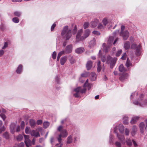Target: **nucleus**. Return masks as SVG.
<instances>
[{
    "label": "nucleus",
    "mask_w": 147,
    "mask_h": 147,
    "mask_svg": "<svg viewBox=\"0 0 147 147\" xmlns=\"http://www.w3.org/2000/svg\"><path fill=\"white\" fill-rule=\"evenodd\" d=\"M117 126H115L114 128V133L116 135L118 139L120 140V141H117L115 143V145L117 147H121V143L122 142L124 141L125 138L123 135H119L117 132Z\"/></svg>",
    "instance_id": "obj_1"
},
{
    "label": "nucleus",
    "mask_w": 147,
    "mask_h": 147,
    "mask_svg": "<svg viewBox=\"0 0 147 147\" xmlns=\"http://www.w3.org/2000/svg\"><path fill=\"white\" fill-rule=\"evenodd\" d=\"M61 34L66 40H68L71 36V30L68 29L67 26H65L63 28Z\"/></svg>",
    "instance_id": "obj_2"
},
{
    "label": "nucleus",
    "mask_w": 147,
    "mask_h": 147,
    "mask_svg": "<svg viewBox=\"0 0 147 147\" xmlns=\"http://www.w3.org/2000/svg\"><path fill=\"white\" fill-rule=\"evenodd\" d=\"M62 126H59L57 129L58 131L60 132V134L59 135L57 139L59 143H61V137L65 138L68 135V132L65 129H63Z\"/></svg>",
    "instance_id": "obj_3"
},
{
    "label": "nucleus",
    "mask_w": 147,
    "mask_h": 147,
    "mask_svg": "<svg viewBox=\"0 0 147 147\" xmlns=\"http://www.w3.org/2000/svg\"><path fill=\"white\" fill-rule=\"evenodd\" d=\"M144 95L143 94H141L138 98V101H134L133 103L134 104L140 106H143L147 104V100H143Z\"/></svg>",
    "instance_id": "obj_4"
},
{
    "label": "nucleus",
    "mask_w": 147,
    "mask_h": 147,
    "mask_svg": "<svg viewBox=\"0 0 147 147\" xmlns=\"http://www.w3.org/2000/svg\"><path fill=\"white\" fill-rule=\"evenodd\" d=\"M117 60L116 58H112L110 56H108L107 57V63L108 64L110 63V67L112 69L115 66Z\"/></svg>",
    "instance_id": "obj_5"
},
{
    "label": "nucleus",
    "mask_w": 147,
    "mask_h": 147,
    "mask_svg": "<svg viewBox=\"0 0 147 147\" xmlns=\"http://www.w3.org/2000/svg\"><path fill=\"white\" fill-rule=\"evenodd\" d=\"M80 93H83V90L80 87L74 89L72 91L73 96L76 98L79 97L80 96Z\"/></svg>",
    "instance_id": "obj_6"
},
{
    "label": "nucleus",
    "mask_w": 147,
    "mask_h": 147,
    "mask_svg": "<svg viewBox=\"0 0 147 147\" xmlns=\"http://www.w3.org/2000/svg\"><path fill=\"white\" fill-rule=\"evenodd\" d=\"M136 44L135 43L132 44L131 46V49H134L136 48L135 54L137 56H139L140 55L141 52V46L140 45H139L137 47Z\"/></svg>",
    "instance_id": "obj_7"
},
{
    "label": "nucleus",
    "mask_w": 147,
    "mask_h": 147,
    "mask_svg": "<svg viewBox=\"0 0 147 147\" xmlns=\"http://www.w3.org/2000/svg\"><path fill=\"white\" fill-rule=\"evenodd\" d=\"M88 79H87L83 85V94H84L86 93L87 87L88 90H89L91 88L92 85L91 84L88 83Z\"/></svg>",
    "instance_id": "obj_8"
},
{
    "label": "nucleus",
    "mask_w": 147,
    "mask_h": 147,
    "mask_svg": "<svg viewBox=\"0 0 147 147\" xmlns=\"http://www.w3.org/2000/svg\"><path fill=\"white\" fill-rule=\"evenodd\" d=\"M120 36H121L124 40H127L129 35V33L127 30L123 32H120Z\"/></svg>",
    "instance_id": "obj_9"
},
{
    "label": "nucleus",
    "mask_w": 147,
    "mask_h": 147,
    "mask_svg": "<svg viewBox=\"0 0 147 147\" xmlns=\"http://www.w3.org/2000/svg\"><path fill=\"white\" fill-rule=\"evenodd\" d=\"M82 30H79L77 33L76 36V42H78L82 40Z\"/></svg>",
    "instance_id": "obj_10"
},
{
    "label": "nucleus",
    "mask_w": 147,
    "mask_h": 147,
    "mask_svg": "<svg viewBox=\"0 0 147 147\" xmlns=\"http://www.w3.org/2000/svg\"><path fill=\"white\" fill-rule=\"evenodd\" d=\"M139 127L140 132L142 134L144 133L147 126L145 125L144 122H141L139 125Z\"/></svg>",
    "instance_id": "obj_11"
},
{
    "label": "nucleus",
    "mask_w": 147,
    "mask_h": 147,
    "mask_svg": "<svg viewBox=\"0 0 147 147\" xmlns=\"http://www.w3.org/2000/svg\"><path fill=\"white\" fill-rule=\"evenodd\" d=\"M111 46L109 44L107 45L105 43H104L102 45L103 51L106 53L108 52L110 50Z\"/></svg>",
    "instance_id": "obj_12"
},
{
    "label": "nucleus",
    "mask_w": 147,
    "mask_h": 147,
    "mask_svg": "<svg viewBox=\"0 0 147 147\" xmlns=\"http://www.w3.org/2000/svg\"><path fill=\"white\" fill-rule=\"evenodd\" d=\"M25 138V143L27 147H29L31 142V140L29 139V136L28 135H24Z\"/></svg>",
    "instance_id": "obj_13"
},
{
    "label": "nucleus",
    "mask_w": 147,
    "mask_h": 147,
    "mask_svg": "<svg viewBox=\"0 0 147 147\" xmlns=\"http://www.w3.org/2000/svg\"><path fill=\"white\" fill-rule=\"evenodd\" d=\"M30 134L32 136H35L36 137L40 136V135L39 132L34 130L30 131Z\"/></svg>",
    "instance_id": "obj_14"
},
{
    "label": "nucleus",
    "mask_w": 147,
    "mask_h": 147,
    "mask_svg": "<svg viewBox=\"0 0 147 147\" xmlns=\"http://www.w3.org/2000/svg\"><path fill=\"white\" fill-rule=\"evenodd\" d=\"M98 22V20L97 19H94L90 23L91 27L92 28H94L96 27L97 26Z\"/></svg>",
    "instance_id": "obj_15"
},
{
    "label": "nucleus",
    "mask_w": 147,
    "mask_h": 147,
    "mask_svg": "<svg viewBox=\"0 0 147 147\" xmlns=\"http://www.w3.org/2000/svg\"><path fill=\"white\" fill-rule=\"evenodd\" d=\"M72 49V46L71 45H67L66 47L65 52L66 53L69 54L71 53Z\"/></svg>",
    "instance_id": "obj_16"
},
{
    "label": "nucleus",
    "mask_w": 147,
    "mask_h": 147,
    "mask_svg": "<svg viewBox=\"0 0 147 147\" xmlns=\"http://www.w3.org/2000/svg\"><path fill=\"white\" fill-rule=\"evenodd\" d=\"M90 32L89 29H87L85 30L83 34V39L87 38L89 36Z\"/></svg>",
    "instance_id": "obj_17"
},
{
    "label": "nucleus",
    "mask_w": 147,
    "mask_h": 147,
    "mask_svg": "<svg viewBox=\"0 0 147 147\" xmlns=\"http://www.w3.org/2000/svg\"><path fill=\"white\" fill-rule=\"evenodd\" d=\"M96 78V75L94 72H92L90 74V79L92 81H94Z\"/></svg>",
    "instance_id": "obj_18"
},
{
    "label": "nucleus",
    "mask_w": 147,
    "mask_h": 147,
    "mask_svg": "<svg viewBox=\"0 0 147 147\" xmlns=\"http://www.w3.org/2000/svg\"><path fill=\"white\" fill-rule=\"evenodd\" d=\"M67 60L66 57L64 56L61 57L60 60V63L61 65H64Z\"/></svg>",
    "instance_id": "obj_19"
},
{
    "label": "nucleus",
    "mask_w": 147,
    "mask_h": 147,
    "mask_svg": "<svg viewBox=\"0 0 147 147\" xmlns=\"http://www.w3.org/2000/svg\"><path fill=\"white\" fill-rule=\"evenodd\" d=\"M119 130V132L121 133H123L124 130V127L122 124H120L118 126Z\"/></svg>",
    "instance_id": "obj_20"
},
{
    "label": "nucleus",
    "mask_w": 147,
    "mask_h": 147,
    "mask_svg": "<svg viewBox=\"0 0 147 147\" xmlns=\"http://www.w3.org/2000/svg\"><path fill=\"white\" fill-rule=\"evenodd\" d=\"M92 65V62L91 61H88L86 65V67L88 70L90 69Z\"/></svg>",
    "instance_id": "obj_21"
},
{
    "label": "nucleus",
    "mask_w": 147,
    "mask_h": 147,
    "mask_svg": "<svg viewBox=\"0 0 147 147\" xmlns=\"http://www.w3.org/2000/svg\"><path fill=\"white\" fill-rule=\"evenodd\" d=\"M22 65L20 64L17 67V69L16 70V72L18 74H20L22 71Z\"/></svg>",
    "instance_id": "obj_22"
},
{
    "label": "nucleus",
    "mask_w": 147,
    "mask_h": 147,
    "mask_svg": "<svg viewBox=\"0 0 147 147\" xmlns=\"http://www.w3.org/2000/svg\"><path fill=\"white\" fill-rule=\"evenodd\" d=\"M130 47V43L129 41H126L124 42V48L125 49H129Z\"/></svg>",
    "instance_id": "obj_23"
},
{
    "label": "nucleus",
    "mask_w": 147,
    "mask_h": 147,
    "mask_svg": "<svg viewBox=\"0 0 147 147\" xmlns=\"http://www.w3.org/2000/svg\"><path fill=\"white\" fill-rule=\"evenodd\" d=\"M68 59L71 64H73L75 62V60L73 56L70 55L68 57Z\"/></svg>",
    "instance_id": "obj_24"
},
{
    "label": "nucleus",
    "mask_w": 147,
    "mask_h": 147,
    "mask_svg": "<svg viewBox=\"0 0 147 147\" xmlns=\"http://www.w3.org/2000/svg\"><path fill=\"white\" fill-rule=\"evenodd\" d=\"M137 131V128L136 126H134L132 127L131 134L132 136H134L136 134Z\"/></svg>",
    "instance_id": "obj_25"
},
{
    "label": "nucleus",
    "mask_w": 147,
    "mask_h": 147,
    "mask_svg": "<svg viewBox=\"0 0 147 147\" xmlns=\"http://www.w3.org/2000/svg\"><path fill=\"white\" fill-rule=\"evenodd\" d=\"M114 39V38L113 36H110L108 40L107 44H109L111 45Z\"/></svg>",
    "instance_id": "obj_26"
},
{
    "label": "nucleus",
    "mask_w": 147,
    "mask_h": 147,
    "mask_svg": "<svg viewBox=\"0 0 147 147\" xmlns=\"http://www.w3.org/2000/svg\"><path fill=\"white\" fill-rule=\"evenodd\" d=\"M72 137L71 135L69 136L67 138V143L68 144H69L72 142Z\"/></svg>",
    "instance_id": "obj_27"
},
{
    "label": "nucleus",
    "mask_w": 147,
    "mask_h": 147,
    "mask_svg": "<svg viewBox=\"0 0 147 147\" xmlns=\"http://www.w3.org/2000/svg\"><path fill=\"white\" fill-rule=\"evenodd\" d=\"M30 126L32 127H34L35 125V121L33 119H30L29 121Z\"/></svg>",
    "instance_id": "obj_28"
},
{
    "label": "nucleus",
    "mask_w": 147,
    "mask_h": 147,
    "mask_svg": "<svg viewBox=\"0 0 147 147\" xmlns=\"http://www.w3.org/2000/svg\"><path fill=\"white\" fill-rule=\"evenodd\" d=\"M82 51L83 50L82 47H80L78 48L75 50L76 52L78 54H80L82 53Z\"/></svg>",
    "instance_id": "obj_29"
},
{
    "label": "nucleus",
    "mask_w": 147,
    "mask_h": 147,
    "mask_svg": "<svg viewBox=\"0 0 147 147\" xmlns=\"http://www.w3.org/2000/svg\"><path fill=\"white\" fill-rule=\"evenodd\" d=\"M96 44V40L94 38H93L90 42V46H93Z\"/></svg>",
    "instance_id": "obj_30"
},
{
    "label": "nucleus",
    "mask_w": 147,
    "mask_h": 147,
    "mask_svg": "<svg viewBox=\"0 0 147 147\" xmlns=\"http://www.w3.org/2000/svg\"><path fill=\"white\" fill-rule=\"evenodd\" d=\"M132 65V63L131 62L130 60L128 58H127L125 64L126 66L128 67Z\"/></svg>",
    "instance_id": "obj_31"
},
{
    "label": "nucleus",
    "mask_w": 147,
    "mask_h": 147,
    "mask_svg": "<svg viewBox=\"0 0 147 147\" xmlns=\"http://www.w3.org/2000/svg\"><path fill=\"white\" fill-rule=\"evenodd\" d=\"M15 127V124L14 123H12L10 126V130L11 133H13Z\"/></svg>",
    "instance_id": "obj_32"
},
{
    "label": "nucleus",
    "mask_w": 147,
    "mask_h": 147,
    "mask_svg": "<svg viewBox=\"0 0 147 147\" xmlns=\"http://www.w3.org/2000/svg\"><path fill=\"white\" fill-rule=\"evenodd\" d=\"M126 70L125 69L123 65L122 64L120 65L119 67V71L120 72L125 71Z\"/></svg>",
    "instance_id": "obj_33"
},
{
    "label": "nucleus",
    "mask_w": 147,
    "mask_h": 147,
    "mask_svg": "<svg viewBox=\"0 0 147 147\" xmlns=\"http://www.w3.org/2000/svg\"><path fill=\"white\" fill-rule=\"evenodd\" d=\"M126 142L127 145L128 146H131L132 144L131 141L129 138H127Z\"/></svg>",
    "instance_id": "obj_34"
},
{
    "label": "nucleus",
    "mask_w": 147,
    "mask_h": 147,
    "mask_svg": "<svg viewBox=\"0 0 147 147\" xmlns=\"http://www.w3.org/2000/svg\"><path fill=\"white\" fill-rule=\"evenodd\" d=\"M123 119L124 120L123 123L125 124H127L128 123V118L126 117H124Z\"/></svg>",
    "instance_id": "obj_35"
},
{
    "label": "nucleus",
    "mask_w": 147,
    "mask_h": 147,
    "mask_svg": "<svg viewBox=\"0 0 147 147\" xmlns=\"http://www.w3.org/2000/svg\"><path fill=\"white\" fill-rule=\"evenodd\" d=\"M102 23H103L104 26H105L108 23V21L106 18H105L102 21Z\"/></svg>",
    "instance_id": "obj_36"
},
{
    "label": "nucleus",
    "mask_w": 147,
    "mask_h": 147,
    "mask_svg": "<svg viewBox=\"0 0 147 147\" xmlns=\"http://www.w3.org/2000/svg\"><path fill=\"white\" fill-rule=\"evenodd\" d=\"M12 21L14 23H17L19 22V19L17 17H14L12 19Z\"/></svg>",
    "instance_id": "obj_37"
},
{
    "label": "nucleus",
    "mask_w": 147,
    "mask_h": 147,
    "mask_svg": "<svg viewBox=\"0 0 147 147\" xmlns=\"http://www.w3.org/2000/svg\"><path fill=\"white\" fill-rule=\"evenodd\" d=\"M9 134L7 132H5L3 134V137L6 139L9 138Z\"/></svg>",
    "instance_id": "obj_38"
},
{
    "label": "nucleus",
    "mask_w": 147,
    "mask_h": 147,
    "mask_svg": "<svg viewBox=\"0 0 147 147\" xmlns=\"http://www.w3.org/2000/svg\"><path fill=\"white\" fill-rule=\"evenodd\" d=\"M43 127L45 128H47L49 125V123L48 122H45L43 123Z\"/></svg>",
    "instance_id": "obj_39"
},
{
    "label": "nucleus",
    "mask_w": 147,
    "mask_h": 147,
    "mask_svg": "<svg viewBox=\"0 0 147 147\" xmlns=\"http://www.w3.org/2000/svg\"><path fill=\"white\" fill-rule=\"evenodd\" d=\"M109 141L110 144L112 143L113 142V135L110 134Z\"/></svg>",
    "instance_id": "obj_40"
},
{
    "label": "nucleus",
    "mask_w": 147,
    "mask_h": 147,
    "mask_svg": "<svg viewBox=\"0 0 147 147\" xmlns=\"http://www.w3.org/2000/svg\"><path fill=\"white\" fill-rule=\"evenodd\" d=\"M90 24L89 22H85L83 24V28L84 29H86L88 27Z\"/></svg>",
    "instance_id": "obj_41"
},
{
    "label": "nucleus",
    "mask_w": 147,
    "mask_h": 147,
    "mask_svg": "<svg viewBox=\"0 0 147 147\" xmlns=\"http://www.w3.org/2000/svg\"><path fill=\"white\" fill-rule=\"evenodd\" d=\"M23 139V137L21 134L19 135L17 138V139L18 141H20Z\"/></svg>",
    "instance_id": "obj_42"
},
{
    "label": "nucleus",
    "mask_w": 147,
    "mask_h": 147,
    "mask_svg": "<svg viewBox=\"0 0 147 147\" xmlns=\"http://www.w3.org/2000/svg\"><path fill=\"white\" fill-rule=\"evenodd\" d=\"M105 27L104 25H103L102 24L100 23L98 25V28L100 29H103Z\"/></svg>",
    "instance_id": "obj_43"
},
{
    "label": "nucleus",
    "mask_w": 147,
    "mask_h": 147,
    "mask_svg": "<svg viewBox=\"0 0 147 147\" xmlns=\"http://www.w3.org/2000/svg\"><path fill=\"white\" fill-rule=\"evenodd\" d=\"M14 13L15 16L18 17H20L21 14V12L18 11H16L14 12Z\"/></svg>",
    "instance_id": "obj_44"
},
{
    "label": "nucleus",
    "mask_w": 147,
    "mask_h": 147,
    "mask_svg": "<svg viewBox=\"0 0 147 147\" xmlns=\"http://www.w3.org/2000/svg\"><path fill=\"white\" fill-rule=\"evenodd\" d=\"M122 50L120 49L118 50L116 54V55L117 57L119 56H120V54L122 53Z\"/></svg>",
    "instance_id": "obj_45"
},
{
    "label": "nucleus",
    "mask_w": 147,
    "mask_h": 147,
    "mask_svg": "<svg viewBox=\"0 0 147 147\" xmlns=\"http://www.w3.org/2000/svg\"><path fill=\"white\" fill-rule=\"evenodd\" d=\"M30 131H29V128L28 127H26L25 129V132L27 134H30Z\"/></svg>",
    "instance_id": "obj_46"
},
{
    "label": "nucleus",
    "mask_w": 147,
    "mask_h": 147,
    "mask_svg": "<svg viewBox=\"0 0 147 147\" xmlns=\"http://www.w3.org/2000/svg\"><path fill=\"white\" fill-rule=\"evenodd\" d=\"M126 78V77L124 75H122L119 78L120 80L121 81H123Z\"/></svg>",
    "instance_id": "obj_47"
},
{
    "label": "nucleus",
    "mask_w": 147,
    "mask_h": 147,
    "mask_svg": "<svg viewBox=\"0 0 147 147\" xmlns=\"http://www.w3.org/2000/svg\"><path fill=\"white\" fill-rule=\"evenodd\" d=\"M136 122L137 121H136V120H135L134 118L132 117L131 120L130 121V123L132 124H135Z\"/></svg>",
    "instance_id": "obj_48"
},
{
    "label": "nucleus",
    "mask_w": 147,
    "mask_h": 147,
    "mask_svg": "<svg viewBox=\"0 0 147 147\" xmlns=\"http://www.w3.org/2000/svg\"><path fill=\"white\" fill-rule=\"evenodd\" d=\"M125 134L127 136H128L129 134V131L128 129L127 128H126L125 130Z\"/></svg>",
    "instance_id": "obj_49"
},
{
    "label": "nucleus",
    "mask_w": 147,
    "mask_h": 147,
    "mask_svg": "<svg viewBox=\"0 0 147 147\" xmlns=\"http://www.w3.org/2000/svg\"><path fill=\"white\" fill-rule=\"evenodd\" d=\"M92 33L96 35H99L100 34V32L97 31H94L92 32Z\"/></svg>",
    "instance_id": "obj_50"
},
{
    "label": "nucleus",
    "mask_w": 147,
    "mask_h": 147,
    "mask_svg": "<svg viewBox=\"0 0 147 147\" xmlns=\"http://www.w3.org/2000/svg\"><path fill=\"white\" fill-rule=\"evenodd\" d=\"M56 53L55 51H54L52 54V57L53 59H55L56 58Z\"/></svg>",
    "instance_id": "obj_51"
},
{
    "label": "nucleus",
    "mask_w": 147,
    "mask_h": 147,
    "mask_svg": "<svg viewBox=\"0 0 147 147\" xmlns=\"http://www.w3.org/2000/svg\"><path fill=\"white\" fill-rule=\"evenodd\" d=\"M101 61L102 62H104L106 60V57L105 56H101Z\"/></svg>",
    "instance_id": "obj_52"
},
{
    "label": "nucleus",
    "mask_w": 147,
    "mask_h": 147,
    "mask_svg": "<svg viewBox=\"0 0 147 147\" xmlns=\"http://www.w3.org/2000/svg\"><path fill=\"white\" fill-rule=\"evenodd\" d=\"M77 31V28L75 26L73 30L72 33L73 34H75Z\"/></svg>",
    "instance_id": "obj_53"
},
{
    "label": "nucleus",
    "mask_w": 147,
    "mask_h": 147,
    "mask_svg": "<svg viewBox=\"0 0 147 147\" xmlns=\"http://www.w3.org/2000/svg\"><path fill=\"white\" fill-rule=\"evenodd\" d=\"M24 121H22L20 124V126L22 129H23L24 128Z\"/></svg>",
    "instance_id": "obj_54"
},
{
    "label": "nucleus",
    "mask_w": 147,
    "mask_h": 147,
    "mask_svg": "<svg viewBox=\"0 0 147 147\" xmlns=\"http://www.w3.org/2000/svg\"><path fill=\"white\" fill-rule=\"evenodd\" d=\"M8 46V44L7 42H5L3 46L2 47V49H4L7 48Z\"/></svg>",
    "instance_id": "obj_55"
},
{
    "label": "nucleus",
    "mask_w": 147,
    "mask_h": 147,
    "mask_svg": "<svg viewBox=\"0 0 147 147\" xmlns=\"http://www.w3.org/2000/svg\"><path fill=\"white\" fill-rule=\"evenodd\" d=\"M126 57V54L125 53L122 56V57H121V59L122 60H125V58Z\"/></svg>",
    "instance_id": "obj_56"
},
{
    "label": "nucleus",
    "mask_w": 147,
    "mask_h": 147,
    "mask_svg": "<svg viewBox=\"0 0 147 147\" xmlns=\"http://www.w3.org/2000/svg\"><path fill=\"white\" fill-rule=\"evenodd\" d=\"M5 130V128L4 126L0 128V134L3 131H4Z\"/></svg>",
    "instance_id": "obj_57"
},
{
    "label": "nucleus",
    "mask_w": 147,
    "mask_h": 147,
    "mask_svg": "<svg viewBox=\"0 0 147 147\" xmlns=\"http://www.w3.org/2000/svg\"><path fill=\"white\" fill-rule=\"evenodd\" d=\"M98 67L97 68V71L98 72H99L101 71V65H97Z\"/></svg>",
    "instance_id": "obj_58"
},
{
    "label": "nucleus",
    "mask_w": 147,
    "mask_h": 147,
    "mask_svg": "<svg viewBox=\"0 0 147 147\" xmlns=\"http://www.w3.org/2000/svg\"><path fill=\"white\" fill-rule=\"evenodd\" d=\"M56 26V24L55 23H54L53 24L51 28V31H53V30L54 28Z\"/></svg>",
    "instance_id": "obj_59"
},
{
    "label": "nucleus",
    "mask_w": 147,
    "mask_h": 147,
    "mask_svg": "<svg viewBox=\"0 0 147 147\" xmlns=\"http://www.w3.org/2000/svg\"><path fill=\"white\" fill-rule=\"evenodd\" d=\"M24 144L23 142H21L18 145L19 147H24Z\"/></svg>",
    "instance_id": "obj_60"
},
{
    "label": "nucleus",
    "mask_w": 147,
    "mask_h": 147,
    "mask_svg": "<svg viewBox=\"0 0 147 147\" xmlns=\"http://www.w3.org/2000/svg\"><path fill=\"white\" fill-rule=\"evenodd\" d=\"M42 121L41 120H38L37 121L36 123L38 125H40L42 123Z\"/></svg>",
    "instance_id": "obj_61"
},
{
    "label": "nucleus",
    "mask_w": 147,
    "mask_h": 147,
    "mask_svg": "<svg viewBox=\"0 0 147 147\" xmlns=\"http://www.w3.org/2000/svg\"><path fill=\"white\" fill-rule=\"evenodd\" d=\"M65 53L64 51H62L59 53L58 55L61 56L63 54Z\"/></svg>",
    "instance_id": "obj_62"
},
{
    "label": "nucleus",
    "mask_w": 147,
    "mask_h": 147,
    "mask_svg": "<svg viewBox=\"0 0 147 147\" xmlns=\"http://www.w3.org/2000/svg\"><path fill=\"white\" fill-rule=\"evenodd\" d=\"M4 51L3 50H0V57L2 56L4 54Z\"/></svg>",
    "instance_id": "obj_63"
},
{
    "label": "nucleus",
    "mask_w": 147,
    "mask_h": 147,
    "mask_svg": "<svg viewBox=\"0 0 147 147\" xmlns=\"http://www.w3.org/2000/svg\"><path fill=\"white\" fill-rule=\"evenodd\" d=\"M0 115L3 120H4L6 118L5 115L3 114H1Z\"/></svg>",
    "instance_id": "obj_64"
}]
</instances>
